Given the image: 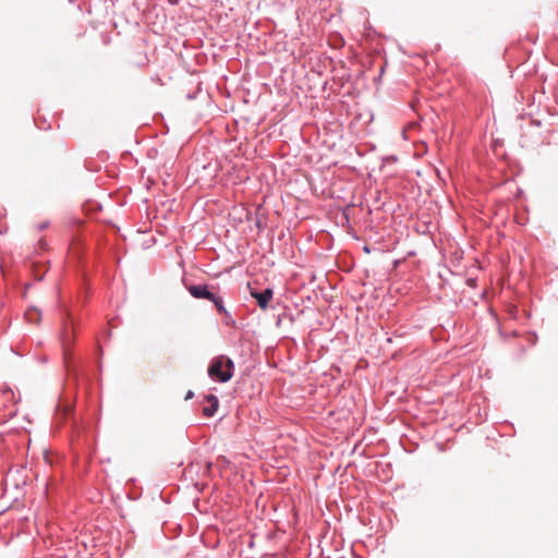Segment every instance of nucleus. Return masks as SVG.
Instances as JSON below:
<instances>
[{
	"mask_svg": "<svg viewBox=\"0 0 558 558\" xmlns=\"http://www.w3.org/2000/svg\"><path fill=\"white\" fill-rule=\"evenodd\" d=\"M208 376L214 381L227 383L234 374V362L227 355L215 356L207 369Z\"/></svg>",
	"mask_w": 558,
	"mask_h": 558,
	"instance_id": "1",
	"label": "nucleus"
},
{
	"mask_svg": "<svg viewBox=\"0 0 558 558\" xmlns=\"http://www.w3.org/2000/svg\"><path fill=\"white\" fill-rule=\"evenodd\" d=\"M190 294L197 300L206 299L214 304L216 311L225 305L223 298L219 294L218 288L208 284L185 286Z\"/></svg>",
	"mask_w": 558,
	"mask_h": 558,
	"instance_id": "2",
	"label": "nucleus"
},
{
	"mask_svg": "<svg viewBox=\"0 0 558 558\" xmlns=\"http://www.w3.org/2000/svg\"><path fill=\"white\" fill-rule=\"evenodd\" d=\"M251 296L254 298L258 304V306L266 311L269 307V302L274 296V291L270 288L265 289L264 291H255L251 290Z\"/></svg>",
	"mask_w": 558,
	"mask_h": 558,
	"instance_id": "3",
	"label": "nucleus"
},
{
	"mask_svg": "<svg viewBox=\"0 0 558 558\" xmlns=\"http://www.w3.org/2000/svg\"><path fill=\"white\" fill-rule=\"evenodd\" d=\"M217 312L219 315H221L223 317V324L226 326H230V327L235 326L234 318L232 317L231 313L226 308L225 305L221 308H219Z\"/></svg>",
	"mask_w": 558,
	"mask_h": 558,
	"instance_id": "4",
	"label": "nucleus"
},
{
	"mask_svg": "<svg viewBox=\"0 0 558 558\" xmlns=\"http://www.w3.org/2000/svg\"><path fill=\"white\" fill-rule=\"evenodd\" d=\"M218 405L219 404H209L208 407H205L203 408V414L206 416V417H211L215 415V413L217 412L218 410Z\"/></svg>",
	"mask_w": 558,
	"mask_h": 558,
	"instance_id": "5",
	"label": "nucleus"
},
{
	"mask_svg": "<svg viewBox=\"0 0 558 558\" xmlns=\"http://www.w3.org/2000/svg\"><path fill=\"white\" fill-rule=\"evenodd\" d=\"M206 400L210 403V404H219V401H218V398L214 395H208L206 397Z\"/></svg>",
	"mask_w": 558,
	"mask_h": 558,
	"instance_id": "6",
	"label": "nucleus"
},
{
	"mask_svg": "<svg viewBox=\"0 0 558 558\" xmlns=\"http://www.w3.org/2000/svg\"><path fill=\"white\" fill-rule=\"evenodd\" d=\"M194 397V392L192 390H189L185 395V400L192 399Z\"/></svg>",
	"mask_w": 558,
	"mask_h": 558,
	"instance_id": "7",
	"label": "nucleus"
},
{
	"mask_svg": "<svg viewBox=\"0 0 558 558\" xmlns=\"http://www.w3.org/2000/svg\"><path fill=\"white\" fill-rule=\"evenodd\" d=\"M47 227H48V222H43V223H40V225H39V229H40V230H44V229H46Z\"/></svg>",
	"mask_w": 558,
	"mask_h": 558,
	"instance_id": "8",
	"label": "nucleus"
},
{
	"mask_svg": "<svg viewBox=\"0 0 558 558\" xmlns=\"http://www.w3.org/2000/svg\"><path fill=\"white\" fill-rule=\"evenodd\" d=\"M364 251L367 252V253L369 252L367 246L364 247Z\"/></svg>",
	"mask_w": 558,
	"mask_h": 558,
	"instance_id": "9",
	"label": "nucleus"
}]
</instances>
